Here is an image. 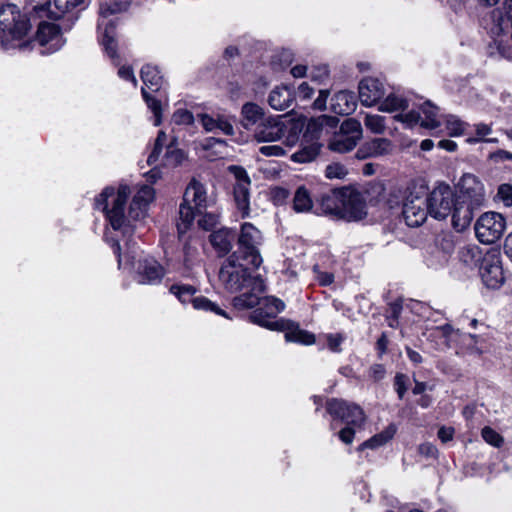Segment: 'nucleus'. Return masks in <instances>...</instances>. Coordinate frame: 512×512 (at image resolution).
<instances>
[{"mask_svg":"<svg viewBox=\"0 0 512 512\" xmlns=\"http://www.w3.org/2000/svg\"><path fill=\"white\" fill-rule=\"evenodd\" d=\"M363 136L361 123L354 119L344 120L337 132H334L329 141L330 150L337 153H346L353 150Z\"/></svg>","mask_w":512,"mask_h":512,"instance_id":"nucleus-9","label":"nucleus"},{"mask_svg":"<svg viewBox=\"0 0 512 512\" xmlns=\"http://www.w3.org/2000/svg\"><path fill=\"white\" fill-rule=\"evenodd\" d=\"M496 199L502 202L504 206H512V186L510 184H501L498 188Z\"/></svg>","mask_w":512,"mask_h":512,"instance_id":"nucleus-47","label":"nucleus"},{"mask_svg":"<svg viewBox=\"0 0 512 512\" xmlns=\"http://www.w3.org/2000/svg\"><path fill=\"white\" fill-rule=\"evenodd\" d=\"M454 429L452 427H441L438 430V437L443 442L446 443L448 441H451L454 436Z\"/></svg>","mask_w":512,"mask_h":512,"instance_id":"nucleus-62","label":"nucleus"},{"mask_svg":"<svg viewBox=\"0 0 512 512\" xmlns=\"http://www.w3.org/2000/svg\"><path fill=\"white\" fill-rule=\"evenodd\" d=\"M356 107L357 101L354 93L351 91H339L331 99V110L339 115L351 114Z\"/></svg>","mask_w":512,"mask_h":512,"instance_id":"nucleus-25","label":"nucleus"},{"mask_svg":"<svg viewBox=\"0 0 512 512\" xmlns=\"http://www.w3.org/2000/svg\"><path fill=\"white\" fill-rule=\"evenodd\" d=\"M313 207L310 192L305 186H299L294 194L293 208L296 212H309Z\"/></svg>","mask_w":512,"mask_h":512,"instance_id":"nucleus-35","label":"nucleus"},{"mask_svg":"<svg viewBox=\"0 0 512 512\" xmlns=\"http://www.w3.org/2000/svg\"><path fill=\"white\" fill-rule=\"evenodd\" d=\"M489 33L500 47L502 37L508 36L512 29V0H505L502 8L494 9L490 14Z\"/></svg>","mask_w":512,"mask_h":512,"instance_id":"nucleus-15","label":"nucleus"},{"mask_svg":"<svg viewBox=\"0 0 512 512\" xmlns=\"http://www.w3.org/2000/svg\"><path fill=\"white\" fill-rule=\"evenodd\" d=\"M421 122L420 126L425 129H435L441 125L439 120L438 108L430 102H425L420 107Z\"/></svg>","mask_w":512,"mask_h":512,"instance_id":"nucleus-31","label":"nucleus"},{"mask_svg":"<svg viewBox=\"0 0 512 512\" xmlns=\"http://www.w3.org/2000/svg\"><path fill=\"white\" fill-rule=\"evenodd\" d=\"M409 108V101L404 96L397 93H389L381 99L378 110L385 113H400Z\"/></svg>","mask_w":512,"mask_h":512,"instance_id":"nucleus-28","label":"nucleus"},{"mask_svg":"<svg viewBox=\"0 0 512 512\" xmlns=\"http://www.w3.org/2000/svg\"><path fill=\"white\" fill-rule=\"evenodd\" d=\"M490 159L494 161H512V152L500 149L494 153H491Z\"/></svg>","mask_w":512,"mask_h":512,"instance_id":"nucleus-64","label":"nucleus"},{"mask_svg":"<svg viewBox=\"0 0 512 512\" xmlns=\"http://www.w3.org/2000/svg\"><path fill=\"white\" fill-rule=\"evenodd\" d=\"M216 131H220L225 135H232L234 133L231 119L224 115L217 114Z\"/></svg>","mask_w":512,"mask_h":512,"instance_id":"nucleus-52","label":"nucleus"},{"mask_svg":"<svg viewBox=\"0 0 512 512\" xmlns=\"http://www.w3.org/2000/svg\"><path fill=\"white\" fill-rule=\"evenodd\" d=\"M405 382H406V376L403 375V374H398L396 375L395 377V386H396V391L399 395L400 398H402L406 392V386H405Z\"/></svg>","mask_w":512,"mask_h":512,"instance_id":"nucleus-63","label":"nucleus"},{"mask_svg":"<svg viewBox=\"0 0 512 512\" xmlns=\"http://www.w3.org/2000/svg\"><path fill=\"white\" fill-rule=\"evenodd\" d=\"M384 188L374 184L364 191L354 188H342V217L346 221H360L367 216L368 204H376L382 197Z\"/></svg>","mask_w":512,"mask_h":512,"instance_id":"nucleus-5","label":"nucleus"},{"mask_svg":"<svg viewBox=\"0 0 512 512\" xmlns=\"http://www.w3.org/2000/svg\"><path fill=\"white\" fill-rule=\"evenodd\" d=\"M118 75L120 78H122L124 80L132 81L134 86H136L137 81H136V78L133 74L131 67H129V66L120 67L118 70Z\"/></svg>","mask_w":512,"mask_h":512,"instance_id":"nucleus-61","label":"nucleus"},{"mask_svg":"<svg viewBox=\"0 0 512 512\" xmlns=\"http://www.w3.org/2000/svg\"><path fill=\"white\" fill-rule=\"evenodd\" d=\"M484 254L482 249L475 244H468L458 251V258L465 266L475 268L481 264Z\"/></svg>","mask_w":512,"mask_h":512,"instance_id":"nucleus-29","label":"nucleus"},{"mask_svg":"<svg viewBox=\"0 0 512 512\" xmlns=\"http://www.w3.org/2000/svg\"><path fill=\"white\" fill-rule=\"evenodd\" d=\"M445 126L450 136L458 137L464 133L467 124L461 121L458 117L449 115L445 119Z\"/></svg>","mask_w":512,"mask_h":512,"instance_id":"nucleus-43","label":"nucleus"},{"mask_svg":"<svg viewBox=\"0 0 512 512\" xmlns=\"http://www.w3.org/2000/svg\"><path fill=\"white\" fill-rule=\"evenodd\" d=\"M479 207L456 198L453 208L451 210V225L457 232L465 231L474 218L475 211Z\"/></svg>","mask_w":512,"mask_h":512,"instance_id":"nucleus-20","label":"nucleus"},{"mask_svg":"<svg viewBox=\"0 0 512 512\" xmlns=\"http://www.w3.org/2000/svg\"><path fill=\"white\" fill-rule=\"evenodd\" d=\"M200 121L206 131H208V132L216 131L215 124H217V115L212 116V115H208V114H201Z\"/></svg>","mask_w":512,"mask_h":512,"instance_id":"nucleus-56","label":"nucleus"},{"mask_svg":"<svg viewBox=\"0 0 512 512\" xmlns=\"http://www.w3.org/2000/svg\"><path fill=\"white\" fill-rule=\"evenodd\" d=\"M394 119L397 122L402 123L406 128H414L416 125H420L421 122V115L420 110L416 111L414 109L409 110L407 112L403 111L400 113H397L394 116Z\"/></svg>","mask_w":512,"mask_h":512,"instance_id":"nucleus-41","label":"nucleus"},{"mask_svg":"<svg viewBox=\"0 0 512 512\" xmlns=\"http://www.w3.org/2000/svg\"><path fill=\"white\" fill-rule=\"evenodd\" d=\"M321 145L313 142L310 145L304 146L298 152L292 155V160L298 163H307L313 161L319 154Z\"/></svg>","mask_w":512,"mask_h":512,"instance_id":"nucleus-36","label":"nucleus"},{"mask_svg":"<svg viewBox=\"0 0 512 512\" xmlns=\"http://www.w3.org/2000/svg\"><path fill=\"white\" fill-rule=\"evenodd\" d=\"M328 347L333 352H338L340 345L342 344L344 337L342 334H328L326 336Z\"/></svg>","mask_w":512,"mask_h":512,"instance_id":"nucleus-55","label":"nucleus"},{"mask_svg":"<svg viewBox=\"0 0 512 512\" xmlns=\"http://www.w3.org/2000/svg\"><path fill=\"white\" fill-rule=\"evenodd\" d=\"M35 41L42 47L48 46L47 51H41V53H53L65 43L58 25L49 22H42L38 26Z\"/></svg>","mask_w":512,"mask_h":512,"instance_id":"nucleus-19","label":"nucleus"},{"mask_svg":"<svg viewBox=\"0 0 512 512\" xmlns=\"http://www.w3.org/2000/svg\"><path fill=\"white\" fill-rule=\"evenodd\" d=\"M347 175V169L340 163H331L325 169L328 179H343Z\"/></svg>","mask_w":512,"mask_h":512,"instance_id":"nucleus-44","label":"nucleus"},{"mask_svg":"<svg viewBox=\"0 0 512 512\" xmlns=\"http://www.w3.org/2000/svg\"><path fill=\"white\" fill-rule=\"evenodd\" d=\"M327 411L334 418L341 419L346 425L361 428L366 420L362 408L343 400L331 399L327 402Z\"/></svg>","mask_w":512,"mask_h":512,"instance_id":"nucleus-16","label":"nucleus"},{"mask_svg":"<svg viewBox=\"0 0 512 512\" xmlns=\"http://www.w3.org/2000/svg\"><path fill=\"white\" fill-rule=\"evenodd\" d=\"M338 119L328 115H321L317 118H311L306 126L305 137L310 140L321 138L323 135L331 133L337 127Z\"/></svg>","mask_w":512,"mask_h":512,"instance_id":"nucleus-22","label":"nucleus"},{"mask_svg":"<svg viewBox=\"0 0 512 512\" xmlns=\"http://www.w3.org/2000/svg\"><path fill=\"white\" fill-rule=\"evenodd\" d=\"M429 207L427 194L424 188L415 192H409L403 203V218L410 227H418L427 219Z\"/></svg>","mask_w":512,"mask_h":512,"instance_id":"nucleus-11","label":"nucleus"},{"mask_svg":"<svg viewBox=\"0 0 512 512\" xmlns=\"http://www.w3.org/2000/svg\"><path fill=\"white\" fill-rule=\"evenodd\" d=\"M405 303L403 300H396L389 305V315L396 321L401 316L402 312L405 313Z\"/></svg>","mask_w":512,"mask_h":512,"instance_id":"nucleus-57","label":"nucleus"},{"mask_svg":"<svg viewBox=\"0 0 512 512\" xmlns=\"http://www.w3.org/2000/svg\"><path fill=\"white\" fill-rule=\"evenodd\" d=\"M259 152L268 157H281L286 154V149L281 145H266L260 147Z\"/></svg>","mask_w":512,"mask_h":512,"instance_id":"nucleus-53","label":"nucleus"},{"mask_svg":"<svg viewBox=\"0 0 512 512\" xmlns=\"http://www.w3.org/2000/svg\"><path fill=\"white\" fill-rule=\"evenodd\" d=\"M170 292L175 295L183 304H193V299L196 298V288L187 284H174L170 287Z\"/></svg>","mask_w":512,"mask_h":512,"instance_id":"nucleus-37","label":"nucleus"},{"mask_svg":"<svg viewBox=\"0 0 512 512\" xmlns=\"http://www.w3.org/2000/svg\"><path fill=\"white\" fill-rule=\"evenodd\" d=\"M397 427L395 424L388 425L383 431L372 436L370 439L366 440L359 446V450H363L366 448L376 449L383 445H385L388 441H390L394 435L396 434Z\"/></svg>","mask_w":512,"mask_h":512,"instance_id":"nucleus-32","label":"nucleus"},{"mask_svg":"<svg viewBox=\"0 0 512 512\" xmlns=\"http://www.w3.org/2000/svg\"><path fill=\"white\" fill-rule=\"evenodd\" d=\"M403 197H404L403 192L400 189H392L389 192L388 198L386 200L387 205L390 208H394L400 204Z\"/></svg>","mask_w":512,"mask_h":512,"instance_id":"nucleus-58","label":"nucleus"},{"mask_svg":"<svg viewBox=\"0 0 512 512\" xmlns=\"http://www.w3.org/2000/svg\"><path fill=\"white\" fill-rule=\"evenodd\" d=\"M394 145L387 138H374L365 142L356 152L358 159L377 158L392 153Z\"/></svg>","mask_w":512,"mask_h":512,"instance_id":"nucleus-21","label":"nucleus"},{"mask_svg":"<svg viewBox=\"0 0 512 512\" xmlns=\"http://www.w3.org/2000/svg\"><path fill=\"white\" fill-rule=\"evenodd\" d=\"M141 79L144 85L152 91H157L163 84V77L158 67L146 64L141 69Z\"/></svg>","mask_w":512,"mask_h":512,"instance_id":"nucleus-33","label":"nucleus"},{"mask_svg":"<svg viewBox=\"0 0 512 512\" xmlns=\"http://www.w3.org/2000/svg\"><path fill=\"white\" fill-rule=\"evenodd\" d=\"M130 0H116L113 5L104 2L100 5L98 19V38L107 55L117 60L116 18L112 16L125 10Z\"/></svg>","mask_w":512,"mask_h":512,"instance_id":"nucleus-6","label":"nucleus"},{"mask_svg":"<svg viewBox=\"0 0 512 512\" xmlns=\"http://www.w3.org/2000/svg\"><path fill=\"white\" fill-rule=\"evenodd\" d=\"M328 96V90H320L318 97L315 99L313 103V106L318 110H325Z\"/></svg>","mask_w":512,"mask_h":512,"instance_id":"nucleus-60","label":"nucleus"},{"mask_svg":"<svg viewBox=\"0 0 512 512\" xmlns=\"http://www.w3.org/2000/svg\"><path fill=\"white\" fill-rule=\"evenodd\" d=\"M186 160L185 152L178 147L175 138L168 139L167 134L160 130L155 139L153 149L147 158L149 165L160 164L164 167L174 168Z\"/></svg>","mask_w":512,"mask_h":512,"instance_id":"nucleus-8","label":"nucleus"},{"mask_svg":"<svg viewBox=\"0 0 512 512\" xmlns=\"http://www.w3.org/2000/svg\"><path fill=\"white\" fill-rule=\"evenodd\" d=\"M304 125V118L269 116L257 124L254 137L258 142H275L283 139V144L292 148L299 141Z\"/></svg>","mask_w":512,"mask_h":512,"instance_id":"nucleus-3","label":"nucleus"},{"mask_svg":"<svg viewBox=\"0 0 512 512\" xmlns=\"http://www.w3.org/2000/svg\"><path fill=\"white\" fill-rule=\"evenodd\" d=\"M131 193L127 184H120L118 188L106 187L95 199V208L101 210L109 223L110 228L105 232V240L112 246L114 254L118 257V265L134 266L135 255L127 253L122 257L120 251V237L130 248V238L137 224L146 218L150 204L155 198L154 189L149 185L140 186L132 197L128 213L126 201Z\"/></svg>","mask_w":512,"mask_h":512,"instance_id":"nucleus-2","label":"nucleus"},{"mask_svg":"<svg viewBox=\"0 0 512 512\" xmlns=\"http://www.w3.org/2000/svg\"><path fill=\"white\" fill-rule=\"evenodd\" d=\"M479 272L483 283L488 288L496 289L504 283L501 254L498 250L491 249L484 254Z\"/></svg>","mask_w":512,"mask_h":512,"instance_id":"nucleus-14","label":"nucleus"},{"mask_svg":"<svg viewBox=\"0 0 512 512\" xmlns=\"http://www.w3.org/2000/svg\"><path fill=\"white\" fill-rule=\"evenodd\" d=\"M456 198L480 208L485 201L483 183L473 174H464L458 182Z\"/></svg>","mask_w":512,"mask_h":512,"instance_id":"nucleus-17","label":"nucleus"},{"mask_svg":"<svg viewBox=\"0 0 512 512\" xmlns=\"http://www.w3.org/2000/svg\"><path fill=\"white\" fill-rule=\"evenodd\" d=\"M342 189L338 191H334L331 194L324 195L321 198V211L325 215H329L336 219H341L342 217Z\"/></svg>","mask_w":512,"mask_h":512,"instance_id":"nucleus-27","label":"nucleus"},{"mask_svg":"<svg viewBox=\"0 0 512 512\" xmlns=\"http://www.w3.org/2000/svg\"><path fill=\"white\" fill-rule=\"evenodd\" d=\"M264 242V237L260 229L250 222H244L240 225L237 244V253L245 264L252 268L258 269L262 263L260 247Z\"/></svg>","mask_w":512,"mask_h":512,"instance_id":"nucleus-7","label":"nucleus"},{"mask_svg":"<svg viewBox=\"0 0 512 512\" xmlns=\"http://www.w3.org/2000/svg\"><path fill=\"white\" fill-rule=\"evenodd\" d=\"M84 0H54L55 8L57 9V15H63L71 12L77 6H79Z\"/></svg>","mask_w":512,"mask_h":512,"instance_id":"nucleus-45","label":"nucleus"},{"mask_svg":"<svg viewBox=\"0 0 512 512\" xmlns=\"http://www.w3.org/2000/svg\"><path fill=\"white\" fill-rule=\"evenodd\" d=\"M136 271L138 282L141 284L158 283L164 275L163 268L152 258L139 260Z\"/></svg>","mask_w":512,"mask_h":512,"instance_id":"nucleus-23","label":"nucleus"},{"mask_svg":"<svg viewBox=\"0 0 512 512\" xmlns=\"http://www.w3.org/2000/svg\"><path fill=\"white\" fill-rule=\"evenodd\" d=\"M234 234L231 229L221 228L210 235L213 247L221 253H228L232 248Z\"/></svg>","mask_w":512,"mask_h":512,"instance_id":"nucleus-30","label":"nucleus"},{"mask_svg":"<svg viewBox=\"0 0 512 512\" xmlns=\"http://www.w3.org/2000/svg\"><path fill=\"white\" fill-rule=\"evenodd\" d=\"M228 171L235 178L233 198L236 210L242 219L248 218L250 216V178L241 166L231 165Z\"/></svg>","mask_w":512,"mask_h":512,"instance_id":"nucleus-12","label":"nucleus"},{"mask_svg":"<svg viewBox=\"0 0 512 512\" xmlns=\"http://www.w3.org/2000/svg\"><path fill=\"white\" fill-rule=\"evenodd\" d=\"M314 94V89L310 87V85L307 82H303L298 86L297 89V96L301 100H308L310 99Z\"/></svg>","mask_w":512,"mask_h":512,"instance_id":"nucleus-59","label":"nucleus"},{"mask_svg":"<svg viewBox=\"0 0 512 512\" xmlns=\"http://www.w3.org/2000/svg\"><path fill=\"white\" fill-rule=\"evenodd\" d=\"M481 434L483 439L492 446L500 447L503 443L502 436L490 427H484Z\"/></svg>","mask_w":512,"mask_h":512,"instance_id":"nucleus-48","label":"nucleus"},{"mask_svg":"<svg viewBox=\"0 0 512 512\" xmlns=\"http://www.w3.org/2000/svg\"><path fill=\"white\" fill-rule=\"evenodd\" d=\"M475 132L476 137L468 138V143L475 144L478 142H484V140L486 139L485 137L491 134L492 128L488 124L478 123L475 125Z\"/></svg>","mask_w":512,"mask_h":512,"instance_id":"nucleus-46","label":"nucleus"},{"mask_svg":"<svg viewBox=\"0 0 512 512\" xmlns=\"http://www.w3.org/2000/svg\"><path fill=\"white\" fill-rule=\"evenodd\" d=\"M242 115L247 122L246 126L258 124L263 118L262 108L254 103H246L242 107Z\"/></svg>","mask_w":512,"mask_h":512,"instance_id":"nucleus-38","label":"nucleus"},{"mask_svg":"<svg viewBox=\"0 0 512 512\" xmlns=\"http://www.w3.org/2000/svg\"><path fill=\"white\" fill-rule=\"evenodd\" d=\"M142 95H143V98H144L147 106L154 114V125L159 126L162 122V108H161L160 101L155 99L154 97L150 96L146 92L145 87L142 88Z\"/></svg>","mask_w":512,"mask_h":512,"instance_id":"nucleus-42","label":"nucleus"},{"mask_svg":"<svg viewBox=\"0 0 512 512\" xmlns=\"http://www.w3.org/2000/svg\"><path fill=\"white\" fill-rule=\"evenodd\" d=\"M198 212L194 206L183 202L179 208V221L177 222V229L180 234H183L187 231V229L192 225L196 216H198Z\"/></svg>","mask_w":512,"mask_h":512,"instance_id":"nucleus-34","label":"nucleus"},{"mask_svg":"<svg viewBox=\"0 0 512 512\" xmlns=\"http://www.w3.org/2000/svg\"><path fill=\"white\" fill-rule=\"evenodd\" d=\"M428 311V307L424 305L422 302L409 300L405 303V313H412L419 317L425 315Z\"/></svg>","mask_w":512,"mask_h":512,"instance_id":"nucleus-51","label":"nucleus"},{"mask_svg":"<svg viewBox=\"0 0 512 512\" xmlns=\"http://www.w3.org/2000/svg\"><path fill=\"white\" fill-rule=\"evenodd\" d=\"M476 238L483 244L497 242L506 230V220L502 214L489 211L476 220L474 225Z\"/></svg>","mask_w":512,"mask_h":512,"instance_id":"nucleus-10","label":"nucleus"},{"mask_svg":"<svg viewBox=\"0 0 512 512\" xmlns=\"http://www.w3.org/2000/svg\"><path fill=\"white\" fill-rule=\"evenodd\" d=\"M184 201L194 206L199 214L207 207V190L201 182L193 179L187 186L184 193Z\"/></svg>","mask_w":512,"mask_h":512,"instance_id":"nucleus-24","label":"nucleus"},{"mask_svg":"<svg viewBox=\"0 0 512 512\" xmlns=\"http://www.w3.org/2000/svg\"><path fill=\"white\" fill-rule=\"evenodd\" d=\"M359 99L362 105L372 107L379 105L386 95V87L383 81L374 77L363 78L358 85Z\"/></svg>","mask_w":512,"mask_h":512,"instance_id":"nucleus-18","label":"nucleus"},{"mask_svg":"<svg viewBox=\"0 0 512 512\" xmlns=\"http://www.w3.org/2000/svg\"><path fill=\"white\" fill-rule=\"evenodd\" d=\"M198 216V225L204 230H210L214 228L218 222V217L215 214L203 213V210L201 211V214H198Z\"/></svg>","mask_w":512,"mask_h":512,"instance_id":"nucleus-50","label":"nucleus"},{"mask_svg":"<svg viewBox=\"0 0 512 512\" xmlns=\"http://www.w3.org/2000/svg\"><path fill=\"white\" fill-rule=\"evenodd\" d=\"M364 125L374 134H383L386 130L385 117L378 114H366Z\"/></svg>","mask_w":512,"mask_h":512,"instance_id":"nucleus-40","label":"nucleus"},{"mask_svg":"<svg viewBox=\"0 0 512 512\" xmlns=\"http://www.w3.org/2000/svg\"><path fill=\"white\" fill-rule=\"evenodd\" d=\"M192 306L196 310L212 312L217 315H221L223 317L229 318L226 315L224 310H222L216 303L210 301L208 298H206L204 296H196V298L193 299Z\"/></svg>","mask_w":512,"mask_h":512,"instance_id":"nucleus-39","label":"nucleus"},{"mask_svg":"<svg viewBox=\"0 0 512 512\" xmlns=\"http://www.w3.org/2000/svg\"><path fill=\"white\" fill-rule=\"evenodd\" d=\"M294 92L287 85L276 86L269 94L268 103L275 110H285L289 108L294 101Z\"/></svg>","mask_w":512,"mask_h":512,"instance_id":"nucleus-26","label":"nucleus"},{"mask_svg":"<svg viewBox=\"0 0 512 512\" xmlns=\"http://www.w3.org/2000/svg\"><path fill=\"white\" fill-rule=\"evenodd\" d=\"M240 256L232 253L221 265L219 270V282L225 290L231 293L239 292L242 288H250L233 298L232 304L238 310L248 309L261 304V307L250 315L251 322L273 331L285 332V339L288 342H296L311 345L315 342V336L307 331L301 330L297 324L284 318L276 319V315L282 312L285 304L275 297L260 298L265 289L264 280L260 276L251 277L247 268L240 263Z\"/></svg>","mask_w":512,"mask_h":512,"instance_id":"nucleus-1","label":"nucleus"},{"mask_svg":"<svg viewBox=\"0 0 512 512\" xmlns=\"http://www.w3.org/2000/svg\"><path fill=\"white\" fill-rule=\"evenodd\" d=\"M29 29L28 20L16 5L8 4L0 8L1 45L5 50L26 49L29 43L24 41V37Z\"/></svg>","mask_w":512,"mask_h":512,"instance_id":"nucleus-4","label":"nucleus"},{"mask_svg":"<svg viewBox=\"0 0 512 512\" xmlns=\"http://www.w3.org/2000/svg\"><path fill=\"white\" fill-rule=\"evenodd\" d=\"M455 200L456 195L449 185H438L427 197L430 215L435 219H446L451 214Z\"/></svg>","mask_w":512,"mask_h":512,"instance_id":"nucleus-13","label":"nucleus"},{"mask_svg":"<svg viewBox=\"0 0 512 512\" xmlns=\"http://www.w3.org/2000/svg\"><path fill=\"white\" fill-rule=\"evenodd\" d=\"M356 429L357 428L352 425H346V427L338 433L340 440L345 444H351L353 442Z\"/></svg>","mask_w":512,"mask_h":512,"instance_id":"nucleus-54","label":"nucleus"},{"mask_svg":"<svg viewBox=\"0 0 512 512\" xmlns=\"http://www.w3.org/2000/svg\"><path fill=\"white\" fill-rule=\"evenodd\" d=\"M193 121V114L186 109H178L172 116V122L176 125H189Z\"/></svg>","mask_w":512,"mask_h":512,"instance_id":"nucleus-49","label":"nucleus"}]
</instances>
